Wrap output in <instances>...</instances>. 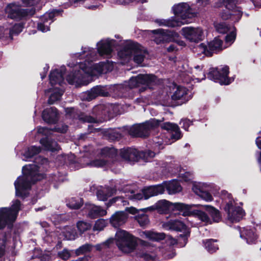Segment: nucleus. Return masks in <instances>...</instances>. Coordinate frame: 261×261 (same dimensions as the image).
Returning <instances> with one entry per match:
<instances>
[{
    "label": "nucleus",
    "instance_id": "32",
    "mask_svg": "<svg viewBox=\"0 0 261 261\" xmlns=\"http://www.w3.org/2000/svg\"><path fill=\"white\" fill-rule=\"evenodd\" d=\"M163 227L166 230L184 231L187 229L186 225L181 221L174 220H170L163 224Z\"/></svg>",
    "mask_w": 261,
    "mask_h": 261
},
{
    "label": "nucleus",
    "instance_id": "4",
    "mask_svg": "<svg viewBox=\"0 0 261 261\" xmlns=\"http://www.w3.org/2000/svg\"><path fill=\"white\" fill-rule=\"evenodd\" d=\"M145 54L146 51L142 46L137 43L128 41L119 51L118 56L122 64L128 62L133 56L134 62L138 64H141L144 61Z\"/></svg>",
    "mask_w": 261,
    "mask_h": 261
},
{
    "label": "nucleus",
    "instance_id": "29",
    "mask_svg": "<svg viewBox=\"0 0 261 261\" xmlns=\"http://www.w3.org/2000/svg\"><path fill=\"white\" fill-rule=\"evenodd\" d=\"M164 192V185L160 184L147 187L143 190L145 199L161 194Z\"/></svg>",
    "mask_w": 261,
    "mask_h": 261
},
{
    "label": "nucleus",
    "instance_id": "14",
    "mask_svg": "<svg viewBox=\"0 0 261 261\" xmlns=\"http://www.w3.org/2000/svg\"><path fill=\"white\" fill-rule=\"evenodd\" d=\"M5 12L9 18L19 20L24 17L33 15L35 10L33 7L22 9L19 5L11 3L7 6Z\"/></svg>",
    "mask_w": 261,
    "mask_h": 261
},
{
    "label": "nucleus",
    "instance_id": "9",
    "mask_svg": "<svg viewBox=\"0 0 261 261\" xmlns=\"http://www.w3.org/2000/svg\"><path fill=\"white\" fill-rule=\"evenodd\" d=\"M20 202L16 200L13 201L11 207H2L0 208V229L7 225L11 227L12 223L16 219L20 210Z\"/></svg>",
    "mask_w": 261,
    "mask_h": 261
},
{
    "label": "nucleus",
    "instance_id": "27",
    "mask_svg": "<svg viewBox=\"0 0 261 261\" xmlns=\"http://www.w3.org/2000/svg\"><path fill=\"white\" fill-rule=\"evenodd\" d=\"M127 217L125 212H117L111 217L110 223L114 227H118L126 222Z\"/></svg>",
    "mask_w": 261,
    "mask_h": 261
},
{
    "label": "nucleus",
    "instance_id": "34",
    "mask_svg": "<svg viewBox=\"0 0 261 261\" xmlns=\"http://www.w3.org/2000/svg\"><path fill=\"white\" fill-rule=\"evenodd\" d=\"M116 192L114 189L109 187L101 188L97 190L96 195L99 200L106 201Z\"/></svg>",
    "mask_w": 261,
    "mask_h": 261
},
{
    "label": "nucleus",
    "instance_id": "56",
    "mask_svg": "<svg viewBox=\"0 0 261 261\" xmlns=\"http://www.w3.org/2000/svg\"><path fill=\"white\" fill-rule=\"evenodd\" d=\"M236 34L234 31H232L226 36L225 41L226 43L228 44V46L230 45L234 42L236 39Z\"/></svg>",
    "mask_w": 261,
    "mask_h": 261
},
{
    "label": "nucleus",
    "instance_id": "52",
    "mask_svg": "<svg viewBox=\"0 0 261 261\" xmlns=\"http://www.w3.org/2000/svg\"><path fill=\"white\" fill-rule=\"evenodd\" d=\"M216 30L220 34H225L228 31L227 25L224 22L215 23Z\"/></svg>",
    "mask_w": 261,
    "mask_h": 261
},
{
    "label": "nucleus",
    "instance_id": "64",
    "mask_svg": "<svg viewBox=\"0 0 261 261\" xmlns=\"http://www.w3.org/2000/svg\"><path fill=\"white\" fill-rule=\"evenodd\" d=\"M210 0H198L197 4L200 7H205L209 4Z\"/></svg>",
    "mask_w": 261,
    "mask_h": 261
},
{
    "label": "nucleus",
    "instance_id": "54",
    "mask_svg": "<svg viewBox=\"0 0 261 261\" xmlns=\"http://www.w3.org/2000/svg\"><path fill=\"white\" fill-rule=\"evenodd\" d=\"M114 240L112 238H110L107 240L106 242H103L102 243L96 245L95 247L97 250L101 251V250L107 248L109 246V245L113 243Z\"/></svg>",
    "mask_w": 261,
    "mask_h": 261
},
{
    "label": "nucleus",
    "instance_id": "13",
    "mask_svg": "<svg viewBox=\"0 0 261 261\" xmlns=\"http://www.w3.org/2000/svg\"><path fill=\"white\" fill-rule=\"evenodd\" d=\"M161 122V120L151 119L143 123L133 125L129 128L128 133L133 137H146L151 129L159 125Z\"/></svg>",
    "mask_w": 261,
    "mask_h": 261
},
{
    "label": "nucleus",
    "instance_id": "23",
    "mask_svg": "<svg viewBox=\"0 0 261 261\" xmlns=\"http://www.w3.org/2000/svg\"><path fill=\"white\" fill-rule=\"evenodd\" d=\"M59 12L58 10H54L44 14L41 17L40 22L38 23V29L42 32L48 31L49 25L53 22L54 17Z\"/></svg>",
    "mask_w": 261,
    "mask_h": 261
},
{
    "label": "nucleus",
    "instance_id": "60",
    "mask_svg": "<svg viewBox=\"0 0 261 261\" xmlns=\"http://www.w3.org/2000/svg\"><path fill=\"white\" fill-rule=\"evenodd\" d=\"M6 241L5 237L2 240V243L0 244V257L4 255L5 251V243Z\"/></svg>",
    "mask_w": 261,
    "mask_h": 261
},
{
    "label": "nucleus",
    "instance_id": "30",
    "mask_svg": "<svg viewBox=\"0 0 261 261\" xmlns=\"http://www.w3.org/2000/svg\"><path fill=\"white\" fill-rule=\"evenodd\" d=\"M58 113L54 107L46 109L42 112L43 119L47 123H55L57 121Z\"/></svg>",
    "mask_w": 261,
    "mask_h": 261
},
{
    "label": "nucleus",
    "instance_id": "53",
    "mask_svg": "<svg viewBox=\"0 0 261 261\" xmlns=\"http://www.w3.org/2000/svg\"><path fill=\"white\" fill-rule=\"evenodd\" d=\"M107 225V222L105 220L100 219L97 220L94 224L93 230L101 231L103 229V228Z\"/></svg>",
    "mask_w": 261,
    "mask_h": 261
},
{
    "label": "nucleus",
    "instance_id": "18",
    "mask_svg": "<svg viewBox=\"0 0 261 261\" xmlns=\"http://www.w3.org/2000/svg\"><path fill=\"white\" fill-rule=\"evenodd\" d=\"M227 46H223L222 41L219 38H215L212 41L208 44V46L204 43L200 44L198 49L207 56H212L213 53L222 50L227 47Z\"/></svg>",
    "mask_w": 261,
    "mask_h": 261
},
{
    "label": "nucleus",
    "instance_id": "35",
    "mask_svg": "<svg viewBox=\"0 0 261 261\" xmlns=\"http://www.w3.org/2000/svg\"><path fill=\"white\" fill-rule=\"evenodd\" d=\"M68 2L65 4L64 8H67L70 6H73L74 7H77L81 5H84V7L86 8L95 10L97 8L96 5H89L88 2L90 0H68Z\"/></svg>",
    "mask_w": 261,
    "mask_h": 261
},
{
    "label": "nucleus",
    "instance_id": "19",
    "mask_svg": "<svg viewBox=\"0 0 261 261\" xmlns=\"http://www.w3.org/2000/svg\"><path fill=\"white\" fill-rule=\"evenodd\" d=\"M116 45V42L109 38L102 39L97 43V51L99 56L110 58L113 50V47Z\"/></svg>",
    "mask_w": 261,
    "mask_h": 261
},
{
    "label": "nucleus",
    "instance_id": "38",
    "mask_svg": "<svg viewBox=\"0 0 261 261\" xmlns=\"http://www.w3.org/2000/svg\"><path fill=\"white\" fill-rule=\"evenodd\" d=\"M191 72L193 74V79L197 80V82H200L205 78V74L203 70L202 65L195 66L192 68Z\"/></svg>",
    "mask_w": 261,
    "mask_h": 261
},
{
    "label": "nucleus",
    "instance_id": "55",
    "mask_svg": "<svg viewBox=\"0 0 261 261\" xmlns=\"http://www.w3.org/2000/svg\"><path fill=\"white\" fill-rule=\"evenodd\" d=\"M58 256L61 259L66 260L71 257V253L68 250L64 249L58 252Z\"/></svg>",
    "mask_w": 261,
    "mask_h": 261
},
{
    "label": "nucleus",
    "instance_id": "62",
    "mask_svg": "<svg viewBox=\"0 0 261 261\" xmlns=\"http://www.w3.org/2000/svg\"><path fill=\"white\" fill-rule=\"evenodd\" d=\"M83 120L85 122H87L89 123H93L97 122V121L93 117H92L89 116H86L84 118H83Z\"/></svg>",
    "mask_w": 261,
    "mask_h": 261
},
{
    "label": "nucleus",
    "instance_id": "6",
    "mask_svg": "<svg viewBox=\"0 0 261 261\" xmlns=\"http://www.w3.org/2000/svg\"><path fill=\"white\" fill-rule=\"evenodd\" d=\"M161 127L167 130L170 136L169 138H164V135H161L160 136L155 137L153 141L154 143L155 150H160L164 148L165 145L174 142L182 137L181 132L177 125L170 122H165L161 124Z\"/></svg>",
    "mask_w": 261,
    "mask_h": 261
},
{
    "label": "nucleus",
    "instance_id": "41",
    "mask_svg": "<svg viewBox=\"0 0 261 261\" xmlns=\"http://www.w3.org/2000/svg\"><path fill=\"white\" fill-rule=\"evenodd\" d=\"M205 211L211 215L213 222H218L221 220V216L219 211L214 207L209 205H204Z\"/></svg>",
    "mask_w": 261,
    "mask_h": 261
},
{
    "label": "nucleus",
    "instance_id": "26",
    "mask_svg": "<svg viewBox=\"0 0 261 261\" xmlns=\"http://www.w3.org/2000/svg\"><path fill=\"white\" fill-rule=\"evenodd\" d=\"M240 237L245 239L249 244H259L257 235L255 233L254 229L243 228L240 230Z\"/></svg>",
    "mask_w": 261,
    "mask_h": 261
},
{
    "label": "nucleus",
    "instance_id": "3",
    "mask_svg": "<svg viewBox=\"0 0 261 261\" xmlns=\"http://www.w3.org/2000/svg\"><path fill=\"white\" fill-rule=\"evenodd\" d=\"M172 10L176 16L175 19L173 18L168 19H158L155 20V22L160 26L175 27L188 23L187 18L194 16V14L192 12V9L189 5L186 3L174 5Z\"/></svg>",
    "mask_w": 261,
    "mask_h": 261
},
{
    "label": "nucleus",
    "instance_id": "5",
    "mask_svg": "<svg viewBox=\"0 0 261 261\" xmlns=\"http://www.w3.org/2000/svg\"><path fill=\"white\" fill-rule=\"evenodd\" d=\"M65 71V67L60 69H55L51 71L49 75V81L51 88L45 90V93H50L48 102L49 104H53L61 99L64 93V90L60 88L64 83L63 74Z\"/></svg>",
    "mask_w": 261,
    "mask_h": 261
},
{
    "label": "nucleus",
    "instance_id": "10",
    "mask_svg": "<svg viewBox=\"0 0 261 261\" xmlns=\"http://www.w3.org/2000/svg\"><path fill=\"white\" fill-rule=\"evenodd\" d=\"M115 241L118 248L124 253L133 251L137 245V239L124 230H118L115 234Z\"/></svg>",
    "mask_w": 261,
    "mask_h": 261
},
{
    "label": "nucleus",
    "instance_id": "45",
    "mask_svg": "<svg viewBox=\"0 0 261 261\" xmlns=\"http://www.w3.org/2000/svg\"><path fill=\"white\" fill-rule=\"evenodd\" d=\"M101 156L114 158L117 154V150L114 148L105 147L101 150Z\"/></svg>",
    "mask_w": 261,
    "mask_h": 261
},
{
    "label": "nucleus",
    "instance_id": "39",
    "mask_svg": "<svg viewBox=\"0 0 261 261\" xmlns=\"http://www.w3.org/2000/svg\"><path fill=\"white\" fill-rule=\"evenodd\" d=\"M40 142L46 150L54 151L60 149V147L56 142L50 140L48 138L41 139Z\"/></svg>",
    "mask_w": 261,
    "mask_h": 261
},
{
    "label": "nucleus",
    "instance_id": "47",
    "mask_svg": "<svg viewBox=\"0 0 261 261\" xmlns=\"http://www.w3.org/2000/svg\"><path fill=\"white\" fill-rule=\"evenodd\" d=\"M93 247V245L90 244H85L76 249L75 250V253L78 256L89 253L92 250Z\"/></svg>",
    "mask_w": 261,
    "mask_h": 261
},
{
    "label": "nucleus",
    "instance_id": "8",
    "mask_svg": "<svg viewBox=\"0 0 261 261\" xmlns=\"http://www.w3.org/2000/svg\"><path fill=\"white\" fill-rule=\"evenodd\" d=\"M222 194L224 195L222 199L225 204L224 210L227 214L228 220L232 223L240 221L244 216V211L241 207L236 205L230 194L226 191H223Z\"/></svg>",
    "mask_w": 261,
    "mask_h": 261
},
{
    "label": "nucleus",
    "instance_id": "25",
    "mask_svg": "<svg viewBox=\"0 0 261 261\" xmlns=\"http://www.w3.org/2000/svg\"><path fill=\"white\" fill-rule=\"evenodd\" d=\"M23 26L21 23L15 24L12 27L10 23L5 24L4 25L0 27V37H3L5 35L9 34L10 37L12 39L14 35H18L22 32Z\"/></svg>",
    "mask_w": 261,
    "mask_h": 261
},
{
    "label": "nucleus",
    "instance_id": "20",
    "mask_svg": "<svg viewBox=\"0 0 261 261\" xmlns=\"http://www.w3.org/2000/svg\"><path fill=\"white\" fill-rule=\"evenodd\" d=\"M152 32L156 34L154 41L157 44L173 41L178 37V33L174 31L158 29L153 30Z\"/></svg>",
    "mask_w": 261,
    "mask_h": 261
},
{
    "label": "nucleus",
    "instance_id": "49",
    "mask_svg": "<svg viewBox=\"0 0 261 261\" xmlns=\"http://www.w3.org/2000/svg\"><path fill=\"white\" fill-rule=\"evenodd\" d=\"M76 227L79 232L81 233H83L85 231L90 229L91 227V225L87 222L79 221L76 223Z\"/></svg>",
    "mask_w": 261,
    "mask_h": 261
},
{
    "label": "nucleus",
    "instance_id": "36",
    "mask_svg": "<svg viewBox=\"0 0 261 261\" xmlns=\"http://www.w3.org/2000/svg\"><path fill=\"white\" fill-rule=\"evenodd\" d=\"M67 130V125H63L61 127H55L53 129L51 130L47 127H39L37 128V132L38 134H42L44 136H50L51 135V131L58 132L62 133L66 132Z\"/></svg>",
    "mask_w": 261,
    "mask_h": 261
},
{
    "label": "nucleus",
    "instance_id": "37",
    "mask_svg": "<svg viewBox=\"0 0 261 261\" xmlns=\"http://www.w3.org/2000/svg\"><path fill=\"white\" fill-rule=\"evenodd\" d=\"M140 236L142 238L148 239L152 241H159L165 238L164 233H157L151 231H145L141 232Z\"/></svg>",
    "mask_w": 261,
    "mask_h": 261
},
{
    "label": "nucleus",
    "instance_id": "24",
    "mask_svg": "<svg viewBox=\"0 0 261 261\" xmlns=\"http://www.w3.org/2000/svg\"><path fill=\"white\" fill-rule=\"evenodd\" d=\"M84 211L83 215H86L91 218H95L107 214V211L91 203L85 204Z\"/></svg>",
    "mask_w": 261,
    "mask_h": 261
},
{
    "label": "nucleus",
    "instance_id": "51",
    "mask_svg": "<svg viewBox=\"0 0 261 261\" xmlns=\"http://www.w3.org/2000/svg\"><path fill=\"white\" fill-rule=\"evenodd\" d=\"M107 161L104 159H95L90 163H87V166L95 167H102L107 164Z\"/></svg>",
    "mask_w": 261,
    "mask_h": 261
},
{
    "label": "nucleus",
    "instance_id": "21",
    "mask_svg": "<svg viewBox=\"0 0 261 261\" xmlns=\"http://www.w3.org/2000/svg\"><path fill=\"white\" fill-rule=\"evenodd\" d=\"M182 34L191 42H198L204 37L203 30L200 28L185 27L181 30Z\"/></svg>",
    "mask_w": 261,
    "mask_h": 261
},
{
    "label": "nucleus",
    "instance_id": "12",
    "mask_svg": "<svg viewBox=\"0 0 261 261\" xmlns=\"http://www.w3.org/2000/svg\"><path fill=\"white\" fill-rule=\"evenodd\" d=\"M143 197H144L143 192V193H135V191L130 188V186H127L124 188L121 196L111 199L107 203V206L109 207L113 203L116 202H118V204L126 205L128 204V199L132 200H137L142 199Z\"/></svg>",
    "mask_w": 261,
    "mask_h": 261
},
{
    "label": "nucleus",
    "instance_id": "59",
    "mask_svg": "<svg viewBox=\"0 0 261 261\" xmlns=\"http://www.w3.org/2000/svg\"><path fill=\"white\" fill-rule=\"evenodd\" d=\"M111 89L118 96H121V93L122 90V86L121 85H115L111 88Z\"/></svg>",
    "mask_w": 261,
    "mask_h": 261
},
{
    "label": "nucleus",
    "instance_id": "31",
    "mask_svg": "<svg viewBox=\"0 0 261 261\" xmlns=\"http://www.w3.org/2000/svg\"><path fill=\"white\" fill-rule=\"evenodd\" d=\"M120 156L124 159L129 161H138V150L135 148H124L119 151Z\"/></svg>",
    "mask_w": 261,
    "mask_h": 261
},
{
    "label": "nucleus",
    "instance_id": "46",
    "mask_svg": "<svg viewBox=\"0 0 261 261\" xmlns=\"http://www.w3.org/2000/svg\"><path fill=\"white\" fill-rule=\"evenodd\" d=\"M83 200L80 198H71L69 199L67 205L72 209H78L83 205Z\"/></svg>",
    "mask_w": 261,
    "mask_h": 261
},
{
    "label": "nucleus",
    "instance_id": "2",
    "mask_svg": "<svg viewBox=\"0 0 261 261\" xmlns=\"http://www.w3.org/2000/svg\"><path fill=\"white\" fill-rule=\"evenodd\" d=\"M38 171L39 167L34 164L23 167L22 175L19 176L14 182L17 196L24 198L28 196L32 184L41 178Z\"/></svg>",
    "mask_w": 261,
    "mask_h": 261
},
{
    "label": "nucleus",
    "instance_id": "11",
    "mask_svg": "<svg viewBox=\"0 0 261 261\" xmlns=\"http://www.w3.org/2000/svg\"><path fill=\"white\" fill-rule=\"evenodd\" d=\"M219 2L215 3V7H220L224 3L225 9L220 14L222 19L227 20L230 19L234 22L238 21L242 17V12L239 7H237L233 0H218Z\"/></svg>",
    "mask_w": 261,
    "mask_h": 261
},
{
    "label": "nucleus",
    "instance_id": "50",
    "mask_svg": "<svg viewBox=\"0 0 261 261\" xmlns=\"http://www.w3.org/2000/svg\"><path fill=\"white\" fill-rule=\"evenodd\" d=\"M196 215L198 217V218L201 221L204 222L205 224H211L212 222V221L211 219L208 217L207 215L201 211H198L196 213Z\"/></svg>",
    "mask_w": 261,
    "mask_h": 261
},
{
    "label": "nucleus",
    "instance_id": "63",
    "mask_svg": "<svg viewBox=\"0 0 261 261\" xmlns=\"http://www.w3.org/2000/svg\"><path fill=\"white\" fill-rule=\"evenodd\" d=\"M181 241H183L184 243L180 245V246L183 247L187 243V237L186 236L180 235V238L178 239V240L179 244L180 243Z\"/></svg>",
    "mask_w": 261,
    "mask_h": 261
},
{
    "label": "nucleus",
    "instance_id": "43",
    "mask_svg": "<svg viewBox=\"0 0 261 261\" xmlns=\"http://www.w3.org/2000/svg\"><path fill=\"white\" fill-rule=\"evenodd\" d=\"M156 152L152 151L150 150H148L145 151H138V160L142 159L146 162L149 161L150 159L155 156L156 153H158V151L155 150Z\"/></svg>",
    "mask_w": 261,
    "mask_h": 261
},
{
    "label": "nucleus",
    "instance_id": "57",
    "mask_svg": "<svg viewBox=\"0 0 261 261\" xmlns=\"http://www.w3.org/2000/svg\"><path fill=\"white\" fill-rule=\"evenodd\" d=\"M192 122L187 119H183L180 122V124L182 125L181 127L186 130H187L188 127L192 125Z\"/></svg>",
    "mask_w": 261,
    "mask_h": 261
},
{
    "label": "nucleus",
    "instance_id": "17",
    "mask_svg": "<svg viewBox=\"0 0 261 261\" xmlns=\"http://www.w3.org/2000/svg\"><path fill=\"white\" fill-rule=\"evenodd\" d=\"M214 188V185L212 184L195 182L193 185L192 190L204 201L211 202L214 199L209 191H211Z\"/></svg>",
    "mask_w": 261,
    "mask_h": 261
},
{
    "label": "nucleus",
    "instance_id": "15",
    "mask_svg": "<svg viewBox=\"0 0 261 261\" xmlns=\"http://www.w3.org/2000/svg\"><path fill=\"white\" fill-rule=\"evenodd\" d=\"M191 208V206L190 205L182 203H171L166 200H161L159 201L154 206L144 208L143 210L155 208L160 213L166 214L175 210L181 211L189 210Z\"/></svg>",
    "mask_w": 261,
    "mask_h": 261
},
{
    "label": "nucleus",
    "instance_id": "33",
    "mask_svg": "<svg viewBox=\"0 0 261 261\" xmlns=\"http://www.w3.org/2000/svg\"><path fill=\"white\" fill-rule=\"evenodd\" d=\"M164 189L166 188L169 194H174L181 191V187L177 180H172L169 181L164 182Z\"/></svg>",
    "mask_w": 261,
    "mask_h": 261
},
{
    "label": "nucleus",
    "instance_id": "42",
    "mask_svg": "<svg viewBox=\"0 0 261 261\" xmlns=\"http://www.w3.org/2000/svg\"><path fill=\"white\" fill-rule=\"evenodd\" d=\"M41 151V148L39 147L32 146L29 147L25 151L22 153L23 161H27L28 159L33 157L35 154L39 153Z\"/></svg>",
    "mask_w": 261,
    "mask_h": 261
},
{
    "label": "nucleus",
    "instance_id": "44",
    "mask_svg": "<svg viewBox=\"0 0 261 261\" xmlns=\"http://www.w3.org/2000/svg\"><path fill=\"white\" fill-rule=\"evenodd\" d=\"M216 240L209 239L203 241L205 249L210 253L216 252L218 249V246L216 243Z\"/></svg>",
    "mask_w": 261,
    "mask_h": 261
},
{
    "label": "nucleus",
    "instance_id": "7",
    "mask_svg": "<svg viewBox=\"0 0 261 261\" xmlns=\"http://www.w3.org/2000/svg\"><path fill=\"white\" fill-rule=\"evenodd\" d=\"M161 83L160 80L153 74H140L131 77L128 82L127 85L131 89L142 86L139 89L140 92H142L147 89H152L153 86L159 85Z\"/></svg>",
    "mask_w": 261,
    "mask_h": 261
},
{
    "label": "nucleus",
    "instance_id": "48",
    "mask_svg": "<svg viewBox=\"0 0 261 261\" xmlns=\"http://www.w3.org/2000/svg\"><path fill=\"white\" fill-rule=\"evenodd\" d=\"M135 218L139 225L142 227L145 226L149 223V219L147 215L144 213L138 214L135 217Z\"/></svg>",
    "mask_w": 261,
    "mask_h": 261
},
{
    "label": "nucleus",
    "instance_id": "40",
    "mask_svg": "<svg viewBox=\"0 0 261 261\" xmlns=\"http://www.w3.org/2000/svg\"><path fill=\"white\" fill-rule=\"evenodd\" d=\"M64 239L67 240H73L77 237L75 230L71 226H66L62 231V234Z\"/></svg>",
    "mask_w": 261,
    "mask_h": 261
},
{
    "label": "nucleus",
    "instance_id": "28",
    "mask_svg": "<svg viewBox=\"0 0 261 261\" xmlns=\"http://www.w3.org/2000/svg\"><path fill=\"white\" fill-rule=\"evenodd\" d=\"M86 94L87 95L86 99L90 101L98 96H107L109 95V93L106 88L97 86L92 88Z\"/></svg>",
    "mask_w": 261,
    "mask_h": 261
},
{
    "label": "nucleus",
    "instance_id": "61",
    "mask_svg": "<svg viewBox=\"0 0 261 261\" xmlns=\"http://www.w3.org/2000/svg\"><path fill=\"white\" fill-rule=\"evenodd\" d=\"M40 0H22L24 4L26 5L33 6L39 3Z\"/></svg>",
    "mask_w": 261,
    "mask_h": 261
},
{
    "label": "nucleus",
    "instance_id": "16",
    "mask_svg": "<svg viewBox=\"0 0 261 261\" xmlns=\"http://www.w3.org/2000/svg\"><path fill=\"white\" fill-rule=\"evenodd\" d=\"M229 68L227 66L219 68H211L208 74V78L214 81L215 82L219 83L220 85H229L232 81L233 78L228 77Z\"/></svg>",
    "mask_w": 261,
    "mask_h": 261
},
{
    "label": "nucleus",
    "instance_id": "22",
    "mask_svg": "<svg viewBox=\"0 0 261 261\" xmlns=\"http://www.w3.org/2000/svg\"><path fill=\"white\" fill-rule=\"evenodd\" d=\"M173 90L171 99L174 101H179L177 102L178 105L187 102L191 98L188 95V90L183 86L174 85Z\"/></svg>",
    "mask_w": 261,
    "mask_h": 261
},
{
    "label": "nucleus",
    "instance_id": "1",
    "mask_svg": "<svg viewBox=\"0 0 261 261\" xmlns=\"http://www.w3.org/2000/svg\"><path fill=\"white\" fill-rule=\"evenodd\" d=\"M82 53H76L75 58L84 56L86 59L84 63L80 62L74 67L75 72L67 76L69 84L76 87L88 85L92 80V76L102 73H107L112 70V64L109 62L92 64V62L97 58L98 55L93 48L85 47Z\"/></svg>",
    "mask_w": 261,
    "mask_h": 261
},
{
    "label": "nucleus",
    "instance_id": "58",
    "mask_svg": "<svg viewBox=\"0 0 261 261\" xmlns=\"http://www.w3.org/2000/svg\"><path fill=\"white\" fill-rule=\"evenodd\" d=\"M179 176L186 181H189L192 177V174L189 172H186L184 173H180Z\"/></svg>",
    "mask_w": 261,
    "mask_h": 261
}]
</instances>
